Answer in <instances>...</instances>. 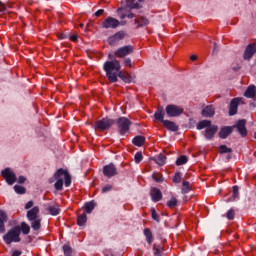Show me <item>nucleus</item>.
I'll return each mask as SVG.
<instances>
[{
  "mask_svg": "<svg viewBox=\"0 0 256 256\" xmlns=\"http://www.w3.org/2000/svg\"><path fill=\"white\" fill-rule=\"evenodd\" d=\"M14 191H15V193H17L18 195H25V193H26V189H25V187H23V186H20V185H15L14 186Z\"/></svg>",
  "mask_w": 256,
  "mask_h": 256,
  "instance_id": "obj_35",
  "label": "nucleus"
},
{
  "mask_svg": "<svg viewBox=\"0 0 256 256\" xmlns=\"http://www.w3.org/2000/svg\"><path fill=\"white\" fill-rule=\"evenodd\" d=\"M215 115V108L213 106H206L202 110V117H213Z\"/></svg>",
  "mask_w": 256,
  "mask_h": 256,
  "instance_id": "obj_24",
  "label": "nucleus"
},
{
  "mask_svg": "<svg viewBox=\"0 0 256 256\" xmlns=\"http://www.w3.org/2000/svg\"><path fill=\"white\" fill-rule=\"evenodd\" d=\"M112 189H113V185L107 184L102 188V193H109V191H111Z\"/></svg>",
  "mask_w": 256,
  "mask_h": 256,
  "instance_id": "obj_47",
  "label": "nucleus"
},
{
  "mask_svg": "<svg viewBox=\"0 0 256 256\" xmlns=\"http://www.w3.org/2000/svg\"><path fill=\"white\" fill-rule=\"evenodd\" d=\"M103 175L108 179H111V177H115L116 175H118L117 166H115V164L113 163L105 165L103 167Z\"/></svg>",
  "mask_w": 256,
  "mask_h": 256,
  "instance_id": "obj_8",
  "label": "nucleus"
},
{
  "mask_svg": "<svg viewBox=\"0 0 256 256\" xmlns=\"http://www.w3.org/2000/svg\"><path fill=\"white\" fill-rule=\"evenodd\" d=\"M211 126V120H202L197 124V129H207Z\"/></svg>",
  "mask_w": 256,
  "mask_h": 256,
  "instance_id": "obj_30",
  "label": "nucleus"
},
{
  "mask_svg": "<svg viewBox=\"0 0 256 256\" xmlns=\"http://www.w3.org/2000/svg\"><path fill=\"white\" fill-rule=\"evenodd\" d=\"M24 234V235H29V233L31 232V227H29V225H27V223L22 222L21 223V227H20V233Z\"/></svg>",
  "mask_w": 256,
  "mask_h": 256,
  "instance_id": "obj_32",
  "label": "nucleus"
},
{
  "mask_svg": "<svg viewBox=\"0 0 256 256\" xmlns=\"http://www.w3.org/2000/svg\"><path fill=\"white\" fill-rule=\"evenodd\" d=\"M231 133H233V127L226 126L221 128L219 132V137L220 139H227L231 135Z\"/></svg>",
  "mask_w": 256,
  "mask_h": 256,
  "instance_id": "obj_18",
  "label": "nucleus"
},
{
  "mask_svg": "<svg viewBox=\"0 0 256 256\" xmlns=\"http://www.w3.org/2000/svg\"><path fill=\"white\" fill-rule=\"evenodd\" d=\"M33 205H34L33 200H30V201H28V202L26 203L25 209H26V210H27V209H31V207H33Z\"/></svg>",
  "mask_w": 256,
  "mask_h": 256,
  "instance_id": "obj_49",
  "label": "nucleus"
},
{
  "mask_svg": "<svg viewBox=\"0 0 256 256\" xmlns=\"http://www.w3.org/2000/svg\"><path fill=\"white\" fill-rule=\"evenodd\" d=\"M121 25L119 20L109 16L102 22L103 29H117Z\"/></svg>",
  "mask_w": 256,
  "mask_h": 256,
  "instance_id": "obj_9",
  "label": "nucleus"
},
{
  "mask_svg": "<svg viewBox=\"0 0 256 256\" xmlns=\"http://www.w3.org/2000/svg\"><path fill=\"white\" fill-rule=\"evenodd\" d=\"M120 19H125L127 17L126 13H123V8H119L118 10Z\"/></svg>",
  "mask_w": 256,
  "mask_h": 256,
  "instance_id": "obj_48",
  "label": "nucleus"
},
{
  "mask_svg": "<svg viewBox=\"0 0 256 256\" xmlns=\"http://www.w3.org/2000/svg\"><path fill=\"white\" fill-rule=\"evenodd\" d=\"M7 9V5L3 4V2H0V11H5Z\"/></svg>",
  "mask_w": 256,
  "mask_h": 256,
  "instance_id": "obj_55",
  "label": "nucleus"
},
{
  "mask_svg": "<svg viewBox=\"0 0 256 256\" xmlns=\"http://www.w3.org/2000/svg\"><path fill=\"white\" fill-rule=\"evenodd\" d=\"M217 49H219V47L217 46V43H214L213 53H215L217 51Z\"/></svg>",
  "mask_w": 256,
  "mask_h": 256,
  "instance_id": "obj_58",
  "label": "nucleus"
},
{
  "mask_svg": "<svg viewBox=\"0 0 256 256\" xmlns=\"http://www.w3.org/2000/svg\"><path fill=\"white\" fill-rule=\"evenodd\" d=\"M247 121L246 120H239L235 126L238 133L241 135V137H247Z\"/></svg>",
  "mask_w": 256,
  "mask_h": 256,
  "instance_id": "obj_12",
  "label": "nucleus"
},
{
  "mask_svg": "<svg viewBox=\"0 0 256 256\" xmlns=\"http://www.w3.org/2000/svg\"><path fill=\"white\" fill-rule=\"evenodd\" d=\"M181 172H176L173 177V183H179L181 181Z\"/></svg>",
  "mask_w": 256,
  "mask_h": 256,
  "instance_id": "obj_45",
  "label": "nucleus"
},
{
  "mask_svg": "<svg viewBox=\"0 0 256 256\" xmlns=\"http://www.w3.org/2000/svg\"><path fill=\"white\" fill-rule=\"evenodd\" d=\"M95 209V203L93 202H88L85 205V211L86 213H91Z\"/></svg>",
  "mask_w": 256,
  "mask_h": 256,
  "instance_id": "obj_41",
  "label": "nucleus"
},
{
  "mask_svg": "<svg viewBox=\"0 0 256 256\" xmlns=\"http://www.w3.org/2000/svg\"><path fill=\"white\" fill-rule=\"evenodd\" d=\"M118 130L120 135H126L129 133L131 122L126 117H121L117 120Z\"/></svg>",
  "mask_w": 256,
  "mask_h": 256,
  "instance_id": "obj_5",
  "label": "nucleus"
},
{
  "mask_svg": "<svg viewBox=\"0 0 256 256\" xmlns=\"http://www.w3.org/2000/svg\"><path fill=\"white\" fill-rule=\"evenodd\" d=\"M239 103H241V98H234L232 99L230 103V108H229V115H237V109L239 107Z\"/></svg>",
  "mask_w": 256,
  "mask_h": 256,
  "instance_id": "obj_15",
  "label": "nucleus"
},
{
  "mask_svg": "<svg viewBox=\"0 0 256 256\" xmlns=\"http://www.w3.org/2000/svg\"><path fill=\"white\" fill-rule=\"evenodd\" d=\"M124 65H125L126 67H132V65H131V59H129V58L125 59V60H124Z\"/></svg>",
  "mask_w": 256,
  "mask_h": 256,
  "instance_id": "obj_51",
  "label": "nucleus"
},
{
  "mask_svg": "<svg viewBox=\"0 0 256 256\" xmlns=\"http://www.w3.org/2000/svg\"><path fill=\"white\" fill-rule=\"evenodd\" d=\"M227 219H229L230 221H232V219H235V210L234 209H230L227 214H226Z\"/></svg>",
  "mask_w": 256,
  "mask_h": 256,
  "instance_id": "obj_44",
  "label": "nucleus"
},
{
  "mask_svg": "<svg viewBox=\"0 0 256 256\" xmlns=\"http://www.w3.org/2000/svg\"><path fill=\"white\" fill-rule=\"evenodd\" d=\"M80 27H84V24H80Z\"/></svg>",
  "mask_w": 256,
  "mask_h": 256,
  "instance_id": "obj_61",
  "label": "nucleus"
},
{
  "mask_svg": "<svg viewBox=\"0 0 256 256\" xmlns=\"http://www.w3.org/2000/svg\"><path fill=\"white\" fill-rule=\"evenodd\" d=\"M134 48L131 45L123 46L121 48H118L116 52L114 53L115 57H118L120 59H123V57H127V55H131L133 53Z\"/></svg>",
  "mask_w": 256,
  "mask_h": 256,
  "instance_id": "obj_10",
  "label": "nucleus"
},
{
  "mask_svg": "<svg viewBox=\"0 0 256 256\" xmlns=\"http://www.w3.org/2000/svg\"><path fill=\"white\" fill-rule=\"evenodd\" d=\"M152 178L154 179V181H156V183H163V181H164L163 175L159 172H155L152 175Z\"/></svg>",
  "mask_w": 256,
  "mask_h": 256,
  "instance_id": "obj_36",
  "label": "nucleus"
},
{
  "mask_svg": "<svg viewBox=\"0 0 256 256\" xmlns=\"http://www.w3.org/2000/svg\"><path fill=\"white\" fill-rule=\"evenodd\" d=\"M1 175L8 185H14L17 183V175H15V172H13L11 168H5L2 170Z\"/></svg>",
  "mask_w": 256,
  "mask_h": 256,
  "instance_id": "obj_7",
  "label": "nucleus"
},
{
  "mask_svg": "<svg viewBox=\"0 0 256 256\" xmlns=\"http://www.w3.org/2000/svg\"><path fill=\"white\" fill-rule=\"evenodd\" d=\"M177 198L172 197L168 202H167V207H169V209H173L174 207H177Z\"/></svg>",
  "mask_w": 256,
  "mask_h": 256,
  "instance_id": "obj_39",
  "label": "nucleus"
},
{
  "mask_svg": "<svg viewBox=\"0 0 256 256\" xmlns=\"http://www.w3.org/2000/svg\"><path fill=\"white\" fill-rule=\"evenodd\" d=\"M55 184L54 187L56 191H63V183L65 187H69L71 185V174H69L68 170L63 168H59L54 174Z\"/></svg>",
  "mask_w": 256,
  "mask_h": 256,
  "instance_id": "obj_2",
  "label": "nucleus"
},
{
  "mask_svg": "<svg viewBox=\"0 0 256 256\" xmlns=\"http://www.w3.org/2000/svg\"><path fill=\"white\" fill-rule=\"evenodd\" d=\"M18 183H20V184H22V183H24L25 181H27V178H25L24 176H19V178H18Z\"/></svg>",
  "mask_w": 256,
  "mask_h": 256,
  "instance_id": "obj_52",
  "label": "nucleus"
},
{
  "mask_svg": "<svg viewBox=\"0 0 256 256\" xmlns=\"http://www.w3.org/2000/svg\"><path fill=\"white\" fill-rule=\"evenodd\" d=\"M132 143L136 145V147H143V145L145 144V137L136 136L133 138Z\"/></svg>",
  "mask_w": 256,
  "mask_h": 256,
  "instance_id": "obj_26",
  "label": "nucleus"
},
{
  "mask_svg": "<svg viewBox=\"0 0 256 256\" xmlns=\"http://www.w3.org/2000/svg\"><path fill=\"white\" fill-rule=\"evenodd\" d=\"M49 183H53V180H52V179H50V180H49Z\"/></svg>",
  "mask_w": 256,
  "mask_h": 256,
  "instance_id": "obj_60",
  "label": "nucleus"
},
{
  "mask_svg": "<svg viewBox=\"0 0 256 256\" xmlns=\"http://www.w3.org/2000/svg\"><path fill=\"white\" fill-rule=\"evenodd\" d=\"M184 109L181 106H177L174 104H169L165 108L166 115L169 117H180L183 115Z\"/></svg>",
  "mask_w": 256,
  "mask_h": 256,
  "instance_id": "obj_6",
  "label": "nucleus"
},
{
  "mask_svg": "<svg viewBox=\"0 0 256 256\" xmlns=\"http://www.w3.org/2000/svg\"><path fill=\"white\" fill-rule=\"evenodd\" d=\"M7 213L5 211L0 210V233L5 232V223L8 221Z\"/></svg>",
  "mask_w": 256,
  "mask_h": 256,
  "instance_id": "obj_19",
  "label": "nucleus"
},
{
  "mask_svg": "<svg viewBox=\"0 0 256 256\" xmlns=\"http://www.w3.org/2000/svg\"><path fill=\"white\" fill-rule=\"evenodd\" d=\"M47 211L50 215L56 216L61 213V208H59V204L49 205Z\"/></svg>",
  "mask_w": 256,
  "mask_h": 256,
  "instance_id": "obj_22",
  "label": "nucleus"
},
{
  "mask_svg": "<svg viewBox=\"0 0 256 256\" xmlns=\"http://www.w3.org/2000/svg\"><path fill=\"white\" fill-rule=\"evenodd\" d=\"M103 69L110 83H117V77L122 79L124 83H131L132 81L129 73L121 71V63L118 60L106 61Z\"/></svg>",
  "mask_w": 256,
  "mask_h": 256,
  "instance_id": "obj_1",
  "label": "nucleus"
},
{
  "mask_svg": "<svg viewBox=\"0 0 256 256\" xmlns=\"http://www.w3.org/2000/svg\"><path fill=\"white\" fill-rule=\"evenodd\" d=\"M151 215L154 221L159 222V215H157V211L155 210V208H151Z\"/></svg>",
  "mask_w": 256,
  "mask_h": 256,
  "instance_id": "obj_46",
  "label": "nucleus"
},
{
  "mask_svg": "<svg viewBox=\"0 0 256 256\" xmlns=\"http://www.w3.org/2000/svg\"><path fill=\"white\" fill-rule=\"evenodd\" d=\"M138 1H143V0H138Z\"/></svg>",
  "mask_w": 256,
  "mask_h": 256,
  "instance_id": "obj_62",
  "label": "nucleus"
},
{
  "mask_svg": "<svg viewBox=\"0 0 256 256\" xmlns=\"http://www.w3.org/2000/svg\"><path fill=\"white\" fill-rule=\"evenodd\" d=\"M87 223V214L83 213L80 214L77 218V225H79V227H83V225H85Z\"/></svg>",
  "mask_w": 256,
  "mask_h": 256,
  "instance_id": "obj_31",
  "label": "nucleus"
},
{
  "mask_svg": "<svg viewBox=\"0 0 256 256\" xmlns=\"http://www.w3.org/2000/svg\"><path fill=\"white\" fill-rule=\"evenodd\" d=\"M115 123V120L110 118H102L101 120H98L94 124L95 131H109L111 127H113V124Z\"/></svg>",
  "mask_w": 256,
  "mask_h": 256,
  "instance_id": "obj_4",
  "label": "nucleus"
},
{
  "mask_svg": "<svg viewBox=\"0 0 256 256\" xmlns=\"http://www.w3.org/2000/svg\"><path fill=\"white\" fill-rule=\"evenodd\" d=\"M21 255H22V252L19 250H15L12 252V256H21Z\"/></svg>",
  "mask_w": 256,
  "mask_h": 256,
  "instance_id": "obj_54",
  "label": "nucleus"
},
{
  "mask_svg": "<svg viewBox=\"0 0 256 256\" xmlns=\"http://www.w3.org/2000/svg\"><path fill=\"white\" fill-rule=\"evenodd\" d=\"M190 59L191 61H197V55H191Z\"/></svg>",
  "mask_w": 256,
  "mask_h": 256,
  "instance_id": "obj_57",
  "label": "nucleus"
},
{
  "mask_svg": "<svg viewBox=\"0 0 256 256\" xmlns=\"http://www.w3.org/2000/svg\"><path fill=\"white\" fill-rule=\"evenodd\" d=\"M153 253L155 256H161L163 254V247L157 244H154Z\"/></svg>",
  "mask_w": 256,
  "mask_h": 256,
  "instance_id": "obj_34",
  "label": "nucleus"
},
{
  "mask_svg": "<svg viewBox=\"0 0 256 256\" xmlns=\"http://www.w3.org/2000/svg\"><path fill=\"white\" fill-rule=\"evenodd\" d=\"M217 131H219V127H217L215 125H211L210 127L206 128V130L204 132V137L206 139H213L215 137V133H217Z\"/></svg>",
  "mask_w": 256,
  "mask_h": 256,
  "instance_id": "obj_16",
  "label": "nucleus"
},
{
  "mask_svg": "<svg viewBox=\"0 0 256 256\" xmlns=\"http://www.w3.org/2000/svg\"><path fill=\"white\" fill-rule=\"evenodd\" d=\"M63 251L65 256H71L73 254V249H71V246L67 244L63 246Z\"/></svg>",
  "mask_w": 256,
  "mask_h": 256,
  "instance_id": "obj_40",
  "label": "nucleus"
},
{
  "mask_svg": "<svg viewBox=\"0 0 256 256\" xmlns=\"http://www.w3.org/2000/svg\"><path fill=\"white\" fill-rule=\"evenodd\" d=\"M39 211V206H35L32 209L28 210L26 214L28 221L39 219Z\"/></svg>",
  "mask_w": 256,
  "mask_h": 256,
  "instance_id": "obj_14",
  "label": "nucleus"
},
{
  "mask_svg": "<svg viewBox=\"0 0 256 256\" xmlns=\"http://www.w3.org/2000/svg\"><path fill=\"white\" fill-rule=\"evenodd\" d=\"M255 94H256V87H255V85H250L246 89V91L244 93V97H247L248 99H253V97H255Z\"/></svg>",
  "mask_w": 256,
  "mask_h": 256,
  "instance_id": "obj_23",
  "label": "nucleus"
},
{
  "mask_svg": "<svg viewBox=\"0 0 256 256\" xmlns=\"http://www.w3.org/2000/svg\"><path fill=\"white\" fill-rule=\"evenodd\" d=\"M126 17H127L128 19H133V17H135V14L129 13V14H126Z\"/></svg>",
  "mask_w": 256,
  "mask_h": 256,
  "instance_id": "obj_56",
  "label": "nucleus"
},
{
  "mask_svg": "<svg viewBox=\"0 0 256 256\" xmlns=\"http://www.w3.org/2000/svg\"><path fill=\"white\" fill-rule=\"evenodd\" d=\"M219 153H221V154H223V153H229V154H231V153H233V149H231V148H229V147H227V146H225V145H220V147H219Z\"/></svg>",
  "mask_w": 256,
  "mask_h": 256,
  "instance_id": "obj_38",
  "label": "nucleus"
},
{
  "mask_svg": "<svg viewBox=\"0 0 256 256\" xmlns=\"http://www.w3.org/2000/svg\"><path fill=\"white\" fill-rule=\"evenodd\" d=\"M187 161H189V159L187 158V156H185V155L180 156V157L176 160V165H178V166L185 165V163H187Z\"/></svg>",
  "mask_w": 256,
  "mask_h": 256,
  "instance_id": "obj_37",
  "label": "nucleus"
},
{
  "mask_svg": "<svg viewBox=\"0 0 256 256\" xmlns=\"http://www.w3.org/2000/svg\"><path fill=\"white\" fill-rule=\"evenodd\" d=\"M162 125L168 129V131H179V126H177V124H175V122L170 121V120H165L163 121Z\"/></svg>",
  "mask_w": 256,
  "mask_h": 256,
  "instance_id": "obj_20",
  "label": "nucleus"
},
{
  "mask_svg": "<svg viewBox=\"0 0 256 256\" xmlns=\"http://www.w3.org/2000/svg\"><path fill=\"white\" fill-rule=\"evenodd\" d=\"M256 54L255 44H249L244 51V59H251Z\"/></svg>",
  "mask_w": 256,
  "mask_h": 256,
  "instance_id": "obj_17",
  "label": "nucleus"
},
{
  "mask_svg": "<svg viewBox=\"0 0 256 256\" xmlns=\"http://www.w3.org/2000/svg\"><path fill=\"white\" fill-rule=\"evenodd\" d=\"M154 119L163 123V121H165V110H163V108H158L154 113Z\"/></svg>",
  "mask_w": 256,
  "mask_h": 256,
  "instance_id": "obj_21",
  "label": "nucleus"
},
{
  "mask_svg": "<svg viewBox=\"0 0 256 256\" xmlns=\"http://www.w3.org/2000/svg\"><path fill=\"white\" fill-rule=\"evenodd\" d=\"M144 236L146 237V241H147L148 245H151V243H153V232H151V229L145 228Z\"/></svg>",
  "mask_w": 256,
  "mask_h": 256,
  "instance_id": "obj_28",
  "label": "nucleus"
},
{
  "mask_svg": "<svg viewBox=\"0 0 256 256\" xmlns=\"http://www.w3.org/2000/svg\"><path fill=\"white\" fill-rule=\"evenodd\" d=\"M150 196L154 203H159V201L163 199V193H161V190H159V188H151Z\"/></svg>",
  "mask_w": 256,
  "mask_h": 256,
  "instance_id": "obj_13",
  "label": "nucleus"
},
{
  "mask_svg": "<svg viewBox=\"0 0 256 256\" xmlns=\"http://www.w3.org/2000/svg\"><path fill=\"white\" fill-rule=\"evenodd\" d=\"M105 13L104 9H99L98 11L95 12V17H101V15Z\"/></svg>",
  "mask_w": 256,
  "mask_h": 256,
  "instance_id": "obj_50",
  "label": "nucleus"
},
{
  "mask_svg": "<svg viewBox=\"0 0 256 256\" xmlns=\"http://www.w3.org/2000/svg\"><path fill=\"white\" fill-rule=\"evenodd\" d=\"M70 39L75 43L77 41V39H79V36L77 34H74V35L70 36Z\"/></svg>",
  "mask_w": 256,
  "mask_h": 256,
  "instance_id": "obj_53",
  "label": "nucleus"
},
{
  "mask_svg": "<svg viewBox=\"0 0 256 256\" xmlns=\"http://www.w3.org/2000/svg\"><path fill=\"white\" fill-rule=\"evenodd\" d=\"M20 235L21 227L15 226L3 236L4 243H6V245H11V243H19L21 241Z\"/></svg>",
  "mask_w": 256,
  "mask_h": 256,
  "instance_id": "obj_3",
  "label": "nucleus"
},
{
  "mask_svg": "<svg viewBox=\"0 0 256 256\" xmlns=\"http://www.w3.org/2000/svg\"><path fill=\"white\" fill-rule=\"evenodd\" d=\"M233 199H239V186H233Z\"/></svg>",
  "mask_w": 256,
  "mask_h": 256,
  "instance_id": "obj_43",
  "label": "nucleus"
},
{
  "mask_svg": "<svg viewBox=\"0 0 256 256\" xmlns=\"http://www.w3.org/2000/svg\"><path fill=\"white\" fill-rule=\"evenodd\" d=\"M135 163H139L140 161H143V153L137 152L134 156Z\"/></svg>",
  "mask_w": 256,
  "mask_h": 256,
  "instance_id": "obj_42",
  "label": "nucleus"
},
{
  "mask_svg": "<svg viewBox=\"0 0 256 256\" xmlns=\"http://www.w3.org/2000/svg\"><path fill=\"white\" fill-rule=\"evenodd\" d=\"M227 159H228V160H230V159H231V154H229V155L227 156Z\"/></svg>",
  "mask_w": 256,
  "mask_h": 256,
  "instance_id": "obj_59",
  "label": "nucleus"
},
{
  "mask_svg": "<svg viewBox=\"0 0 256 256\" xmlns=\"http://www.w3.org/2000/svg\"><path fill=\"white\" fill-rule=\"evenodd\" d=\"M135 24L137 27H145L146 25H149V20L145 17H139L135 19Z\"/></svg>",
  "mask_w": 256,
  "mask_h": 256,
  "instance_id": "obj_27",
  "label": "nucleus"
},
{
  "mask_svg": "<svg viewBox=\"0 0 256 256\" xmlns=\"http://www.w3.org/2000/svg\"><path fill=\"white\" fill-rule=\"evenodd\" d=\"M122 39H125V32L119 31L108 38V43L109 45H117Z\"/></svg>",
  "mask_w": 256,
  "mask_h": 256,
  "instance_id": "obj_11",
  "label": "nucleus"
},
{
  "mask_svg": "<svg viewBox=\"0 0 256 256\" xmlns=\"http://www.w3.org/2000/svg\"><path fill=\"white\" fill-rule=\"evenodd\" d=\"M191 184L187 181H184L182 183V193L185 195L187 193H189V191H191Z\"/></svg>",
  "mask_w": 256,
  "mask_h": 256,
  "instance_id": "obj_33",
  "label": "nucleus"
},
{
  "mask_svg": "<svg viewBox=\"0 0 256 256\" xmlns=\"http://www.w3.org/2000/svg\"><path fill=\"white\" fill-rule=\"evenodd\" d=\"M30 221H31V227L34 231H39V229H41V218H36Z\"/></svg>",
  "mask_w": 256,
  "mask_h": 256,
  "instance_id": "obj_29",
  "label": "nucleus"
},
{
  "mask_svg": "<svg viewBox=\"0 0 256 256\" xmlns=\"http://www.w3.org/2000/svg\"><path fill=\"white\" fill-rule=\"evenodd\" d=\"M153 161L160 167H163L167 161V156H165V154H159L157 157L153 158Z\"/></svg>",
  "mask_w": 256,
  "mask_h": 256,
  "instance_id": "obj_25",
  "label": "nucleus"
}]
</instances>
